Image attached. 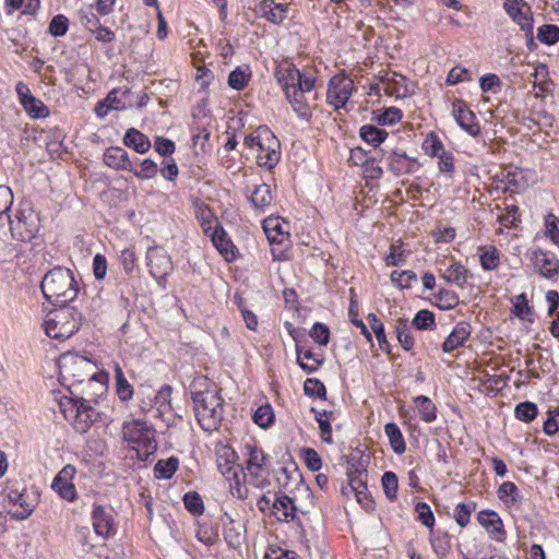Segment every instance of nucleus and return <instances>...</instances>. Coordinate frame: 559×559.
<instances>
[{"mask_svg":"<svg viewBox=\"0 0 559 559\" xmlns=\"http://www.w3.org/2000/svg\"><path fill=\"white\" fill-rule=\"evenodd\" d=\"M304 391L309 396H318L319 399H326V390L324 384L314 378H308L304 383Z\"/></svg>","mask_w":559,"mask_h":559,"instance_id":"50","label":"nucleus"},{"mask_svg":"<svg viewBox=\"0 0 559 559\" xmlns=\"http://www.w3.org/2000/svg\"><path fill=\"white\" fill-rule=\"evenodd\" d=\"M249 78V73H246L240 68H236L228 76V85L234 90L241 91L247 86Z\"/></svg>","mask_w":559,"mask_h":559,"instance_id":"54","label":"nucleus"},{"mask_svg":"<svg viewBox=\"0 0 559 559\" xmlns=\"http://www.w3.org/2000/svg\"><path fill=\"white\" fill-rule=\"evenodd\" d=\"M81 322V313L74 308L62 306L59 310L49 313L44 323L45 332L51 338L63 341L79 330Z\"/></svg>","mask_w":559,"mask_h":559,"instance_id":"6","label":"nucleus"},{"mask_svg":"<svg viewBox=\"0 0 559 559\" xmlns=\"http://www.w3.org/2000/svg\"><path fill=\"white\" fill-rule=\"evenodd\" d=\"M452 115L457 124L469 135L477 136L480 134V124L476 120L475 114L469 109L463 99H454L452 103Z\"/></svg>","mask_w":559,"mask_h":559,"instance_id":"14","label":"nucleus"},{"mask_svg":"<svg viewBox=\"0 0 559 559\" xmlns=\"http://www.w3.org/2000/svg\"><path fill=\"white\" fill-rule=\"evenodd\" d=\"M431 544L439 558L445 557L451 548L450 537L447 534L433 537Z\"/></svg>","mask_w":559,"mask_h":559,"instance_id":"63","label":"nucleus"},{"mask_svg":"<svg viewBox=\"0 0 559 559\" xmlns=\"http://www.w3.org/2000/svg\"><path fill=\"white\" fill-rule=\"evenodd\" d=\"M414 403L418 407L420 417L426 423H432L437 418V407L432 401L425 396L419 395L414 399Z\"/></svg>","mask_w":559,"mask_h":559,"instance_id":"36","label":"nucleus"},{"mask_svg":"<svg viewBox=\"0 0 559 559\" xmlns=\"http://www.w3.org/2000/svg\"><path fill=\"white\" fill-rule=\"evenodd\" d=\"M417 276L416 273L406 270V271H393L391 273V281L396 284L400 288H408L411 287V284L413 281H416Z\"/></svg>","mask_w":559,"mask_h":559,"instance_id":"57","label":"nucleus"},{"mask_svg":"<svg viewBox=\"0 0 559 559\" xmlns=\"http://www.w3.org/2000/svg\"><path fill=\"white\" fill-rule=\"evenodd\" d=\"M246 450L248 451L249 455L246 468L251 477L258 479L259 477H261V471L264 466L265 454L261 449L251 444H247Z\"/></svg>","mask_w":559,"mask_h":559,"instance_id":"27","label":"nucleus"},{"mask_svg":"<svg viewBox=\"0 0 559 559\" xmlns=\"http://www.w3.org/2000/svg\"><path fill=\"white\" fill-rule=\"evenodd\" d=\"M395 333L403 349L411 350L414 347L415 342L411 333L407 319L400 318L396 320Z\"/></svg>","mask_w":559,"mask_h":559,"instance_id":"35","label":"nucleus"},{"mask_svg":"<svg viewBox=\"0 0 559 559\" xmlns=\"http://www.w3.org/2000/svg\"><path fill=\"white\" fill-rule=\"evenodd\" d=\"M508 14L516 22L521 28L530 34L533 29V17L531 8L523 0H514L513 3L507 8Z\"/></svg>","mask_w":559,"mask_h":559,"instance_id":"19","label":"nucleus"},{"mask_svg":"<svg viewBox=\"0 0 559 559\" xmlns=\"http://www.w3.org/2000/svg\"><path fill=\"white\" fill-rule=\"evenodd\" d=\"M171 393L173 389L170 385L165 384L160 388L155 396V403L158 406L160 413L171 408Z\"/></svg>","mask_w":559,"mask_h":559,"instance_id":"55","label":"nucleus"},{"mask_svg":"<svg viewBox=\"0 0 559 559\" xmlns=\"http://www.w3.org/2000/svg\"><path fill=\"white\" fill-rule=\"evenodd\" d=\"M297 510L298 508L294 500L286 495L276 497L272 502V514L282 522L295 520Z\"/></svg>","mask_w":559,"mask_h":559,"instance_id":"21","label":"nucleus"},{"mask_svg":"<svg viewBox=\"0 0 559 559\" xmlns=\"http://www.w3.org/2000/svg\"><path fill=\"white\" fill-rule=\"evenodd\" d=\"M348 489L353 491L359 503L368 499L367 492V472L356 468L355 471L348 469Z\"/></svg>","mask_w":559,"mask_h":559,"instance_id":"25","label":"nucleus"},{"mask_svg":"<svg viewBox=\"0 0 559 559\" xmlns=\"http://www.w3.org/2000/svg\"><path fill=\"white\" fill-rule=\"evenodd\" d=\"M384 432L389 438L392 450L397 454L404 453L406 444L399 426L395 423H388L384 426Z\"/></svg>","mask_w":559,"mask_h":559,"instance_id":"33","label":"nucleus"},{"mask_svg":"<svg viewBox=\"0 0 559 559\" xmlns=\"http://www.w3.org/2000/svg\"><path fill=\"white\" fill-rule=\"evenodd\" d=\"M130 171L133 173V175L136 178H140V179H151V178H153L157 174L158 167H157V164L155 162H153L150 158H146V159H144L141 163V169L140 170H138V169H135L133 167V170H130Z\"/></svg>","mask_w":559,"mask_h":559,"instance_id":"56","label":"nucleus"},{"mask_svg":"<svg viewBox=\"0 0 559 559\" xmlns=\"http://www.w3.org/2000/svg\"><path fill=\"white\" fill-rule=\"evenodd\" d=\"M537 38L546 45H554L559 40V27L552 24H545L538 28Z\"/></svg>","mask_w":559,"mask_h":559,"instance_id":"47","label":"nucleus"},{"mask_svg":"<svg viewBox=\"0 0 559 559\" xmlns=\"http://www.w3.org/2000/svg\"><path fill=\"white\" fill-rule=\"evenodd\" d=\"M51 488L68 501H73L76 498V489L72 481H62L56 485L55 480H52Z\"/></svg>","mask_w":559,"mask_h":559,"instance_id":"62","label":"nucleus"},{"mask_svg":"<svg viewBox=\"0 0 559 559\" xmlns=\"http://www.w3.org/2000/svg\"><path fill=\"white\" fill-rule=\"evenodd\" d=\"M107 392V376L97 372V377L84 381V384H79L76 388L71 389L70 397L97 404L98 397Z\"/></svg>","mask_w":559,"mask_h":559,"instance_id":"10","label":"nucleus"},{"mask_svg":"<svg viewBox=\"0 0 559 559\" xmlns=\"http://www.w3.org/2000/svg\"><path fill=\"white\" fill-rule=\"evenodd\" d=\"M194 413L201 428L205 431L216 430L223 419L224 400L221 390L209 383L203 391L192 392Z\"/></svg>","mask_w":559,"mask_h":559,"instance_id":"2","label":"nucleus"},{"mask_svg":"<svg viewBox=\"0 0 559 559\" xmlns=\"http://www.w3.org/2000/svg\"><path fill=\"white\" fill-rule=\"evenodd\" d=\"M442 278L463 287L467 278V270L461 263L451 264L442 274Z\"/></svg>","mask_w":559,"mask_h":559,"instance_id":"37","label":"nucleus"},{"mask_svg":"<svg viewBox=\"0 0 559 559\" xmlns=\"http://www.w3.org/2000/svg\"><path fill=\"white\" fill-rule=\"evenodd\" d=\"M354 90L353 80L345 74L332 76L328 84L326 99L335 109L343 108Z\"/></svg>","mask_w":559,"mask_h":559,"instance_id":"11","label":"nucleus"},{"mask_svg":"<svg viewBox=\"0 0 559 559\" xmlns=\"http://www.w3.org/2000/svg\"><path fill=\"white\" fill-rule=\"evenodd\" d=\"M154 432L150 425L140 419L124 421L122 425L123 440L136 451L138 457L142 461H146L157 450Z\"/></svg>","mask_w":559,"mask_h":559,"instance_id":"4","label":"nucleus"},{"mask_svg":"<svg viewBox=\"0 0 559 559\" xmlns=\"http://www.w3.org/2000/svg\"><path fill=\"white\" fill-rule=\"evenodd\" d=\"M123 143L140 154L146 153L151 147L150 139L139 130L130 128L123 138Z\"/></svg>","mask_w":559,"mask_h":559,"instance_id":"29","label":"nucleus"},{"mask_svg":"<svg viewBox=\"0 0 559 559\" xmlns=\"http://www.w3.org/2000/svg\"><path fill=\"white\" fill-rule=\"evenodd\" d=\"M92 523L96 535L108 538L116 534L114 510L100 504H94Z\"/></svg>","mask_w":559,"mask_h":559,"instance_id":"13","label":"nucleus"},{"mask_svg":"<svg viewBox=\"0 0 559 559\" xmlns=\"http://www.w3.org/2000/svg\"><path fill=\"white\" fill-rule=\"evenodd\" d=\"M472 333V326L469 323L462 321L459 322L450 335L445 338L442 344V350L444 353H451L454 349L464 345L465 341L468 340Z\"/></svg>","mask_w":559,"mask_h":559,"instance_id":"20","label":"nucleus"},{"mask_svg":"<svg viewBox=\"0 0 559 559\" xmlns=\"http://www.w3.org/2000/svg\"><path fill=\"white\" fill-rule=\"evenodd\" d=\"M479 524L488 530V533L495 539H500L503 534L502 522L493 511H480L477 515Z\"/></svg>","mask_w":559,"mask_h":559,"instance_id":"28","label":"nucleus"},{"mask_svg":"<svg viewBox=\"0 0 559 559\" xmlns=\"http://www.w3.org/2000/svg\"><path fill=\"white\" fill-rule=\"evenodd\" d=\"M423 148L426 154L438 157L442 153L445 152L443 143L441 140L433 133H430L423 143Z\"/></svg>","mask_w":559,"mask_h":559,"instance_id":"49","label":"nucleus"},{"mask_svg":"<svg viewBox=\"0 0 559 559\" xmlns=\"http://www.w3.org/2000/svg\"><path fill=\"white\" fill-rule=\"evenodd\" d=\"M296 353L298 365L308 373H312L318 370L323 362V360L312 350H302V347L299 344H296Z\"/></svg>","mask_w":559,"mask_h":559,"instance_id":"30","label":"nucleus"},{"mask_svg":"<svg viewBox=\"0 0 559 559\" xmlns=\"http://www.w3.org/2000/svg\"><path fill=\"white\" fill-rule=\"evenodd\" d=\"M499 222L508 228L515 227L521 222L519 207L516 205H508L506 213L499 216Z\"/></svg>","mask_w":559,"mask_h":559,"instance_id":"59","label":"nucleus"},{"mask_svg":"<svg viewBox=\"0 0 559 559\" xmlns=\"http://www.w3.org/2000/svg\"><path fill=\"white\" fill-rule=\"evenodd\" d=\"M211 237L213 245L225 257L226 260H231L235 258L234 250L236 247L227 238V235L223 228L216 227Z\"/></svg>","mask_w":559,"mask_h":559,"instance_id":"31","label":"nucleus"},{"mask_svg":"<svg viewBox=\"0 0 559 559\" xmlns=\"http://www.w3.org/2000/svg\"><path fill=\"white\" fill-rule=\"evenodd\" d=\"M275 76L285 93H287L289 88L298 87L301 80L314 78L312 74L299 71L294 63L288 61H284L277 66Z\"/></svg>","mask_w":559,"mask_h":559,"instance_id":"16","label":"nucleus"},{"mask_svg":"<svg viewBox=\"0 0 559 559\" xmlns=\"http://www.w3.org/2000/svg\"><path fill=\"white\" fill-rule=\"evenodd\" d=\"M512 312L519 317L521 320H526L532 322V308L528 306V301L525 294H521L515 297V301L513 302Z\"/></svg>","mask_w":559,"mask_h":559,"instance_id":"45","label":"nucleus"},{"mask_svg":"<svg viewBox=\"0 0 559 559\" xmlns=\"http://www.w3.org/2000/svg\"><path fill=\"white\" fill-rule=\"evenodd\" d=\"M381 481L386 498L390 501H394L396 499V492L399 488L397 476L393 472H385L382 475Z\"/></svg>","mask_w":559,"mask_h":559,"instance_id":"46","label":"nucleus"},{"mask_svg":"<svg viewBox=\"0 0 559 559\" xmlns=\"http://www.w3.org/2000/svg\"><path fill=\"white\" fill-rule=\"evenodd\" d=\"M147 266L150 274L162 285L173 271V261L164 249L152 248L147 251Z\"/></svg>","mask_w":559,"mask_h":559,"instance_id":"12","label":"nucleus"},{"mask_svg":"<svg viewBox=\"0 0 559 559\" xmlns=\"http://www.w3.org/2000/svg\"><path fill=\"white\" fill-rule=\"evenodd\" d=\"M183 503L186 509L194 515H200L204 511L203 500L195 491L187 492L183 496Z\"/></svg>","mask_w":559,"mask_h":559,"instance_id":"48","label":"nucleus"},{"mask_svg":"<svg viewBox=\"0 0 559 559\" xmlns=\"http://www.w3.org/2000/svg\"><path fill=\"white\" fill-rule=\"evenodd\" d=\"M237 453L229 447H224L217 452V468L228 481L237 478V475L246 477L243 468L237 464Z\"/></svg>","mask_w":559,"mask_h":559,"instance_id":"15","label":"nucleus"},{"mask_svg":"<svg viewBox=\"0 0 559 559\" xmlns=\"http://www.w3.org/2000/svg\"><path fill=\"white\" fill-rule=\"evenodd\" d=\"M25 111L33 118H44L49 115L48 107L35 96H31L22 103Z\"/></svg>","mask_w":559,"mask_h":559,"instance_id":"40","label":"nucleus"},{"mask_svg":"<svg viewBox=\"0 0 559 559\" xmlns=\"http://www.w3.org/2000/svg\"><path fill=\"white\" fill-rule=\"evenodd\" d=\"M475 507L466 503H459L454 510V519L461 527H465L471 519Z\"/></svg>","mask_w":559,"mask_h":559,"instance_id":"60","label":"nucleus"},{"mask_svg":"<svg viewBox=\"0 0 559 559\" xmlns=\"http://www.w3.org/2000/svg\"><path fill=\"white\" fill-rule=\"evenodd\" d=\"M301 456L305 461L306 466L312 471L318 472L322 467V460L319 453L312 448L301 449Z\"/></svg>","mask_w":559,"mask_h":559,"instance_id":"52","label":"nucleus"},{"mask_svg":"<svg viewBox=\"0 0 559 559\" xmlns=\"http://www.w3.org/2000/svg\"><path fill=\"white\" fill-rule=\"evenodd\" d=\"M538 414L537 405L533 402H521L515 406V417L524 423H531Z\"/></svg>","mask_w":559,"mask_h":559,"instance_id":"41","label":"nucleus"},{"mask_svg":"<svg viewBox=\"0 0 559 559\" xmlns=\"http://www.w3.org/2000/svg\"><path fill=\"white\" fill-rule=\"evenodd\" d=\"M104 163L116 170H133L128 153L118 146H111L105 151Z\"/></svg>","mask_w":559,"mask_h":559,"instance_id":"23","label":"nucleus"},{"mask_svg":"<svg viewBox=\"0 0 559 559\" xmlns=\"http://www.w3.org/2000/svg\"><path fill=\"white\" fill-rule=\"evenodd\" d=\"M249 200L257 211L264 213L273 201L270 186L266 183L255 186L249 194Z\"/></svg>","mask_w":559,"mask_h":559,"instance_id":"26","label":"nucleus"},{"mask_svg":"<svg viewBox=\"0 0 559 559\" xmlns=\"http://www.w3.org/2000/svg\"><path fill=\"white\" fill-rule=\"evenodd\" d=\"M69 28V21L68 19L62 15V14H58L56 16L52 17V20L50 21L49 23V34L55 36V37H59V36H63L67 31Z\"/></svg>","mask_w":559,"mask_h":559,"instance_id":"58","label":"nucleus"},{"mask_svg":"<svg viewBox=\"0 0 559 559\" xmlns=\"http://www.w3.org/2000/svg\"><path fill=\"white\" fill-rule=\"evenodd\" d=\"M311 412L314 414V418H316L317 423L319 424L321 440L329 444L333 443L332 427L330 424V420L334 416L333 412H331V411L319 412L313 407L311 408Z\"/></svg>","mask_w":559,"mask_h":559,"instance_id":"32","label":"nucleus"},{"mask_svg":"<svg viewBox=\"0 0 559 559\" xmlns=\"http://www.w3.org/2000/svg\"><path fill=\"white\" fill-rule=\"evenodd\" d=\"M116 390L119 399L127 402L133 396V388L126 379L120 366L115 369Z\"/></svg>","mask_w":559,"mask_h":559,"instance_id":"39","label":"nucleus"},{"mask_svg":"<svg viewBox=\"0 0 559 559\" xmlns=\"http://www.w3.org/2000/svg\"><path fill=\"white\" fill-rule=\"evenodd\" d=\"M545 228L546 236L559 247V219L555 214L549 213L546 215Z\"/></svg>","mask_w":559,"mask_h":559,"instance_id":"51","label":"nucleus"},{"mask_svg":"<svg viewBox=\"0 0 559 559\" xmlns=\"http://www.w3.org/2000/svg\"><path fill=\"white\" fill-rule=\"evenodd\" d=\"M178 465L179 461L175 456L167 460H159L154 466L155 477L159 479H169L178 469Z\"/></svg>","mask_w":559,"mask_h":559,"instance_id":"38","label":"nucleus"},{"mask_svg":"<svg viewBox=\"0 0 559 559\" xmlns=\"http://www.w3.org/2000/svg\"><path fill=\"white\" fill-rule=\"evenodd\" d=\"M459 296L448 289H440L438 294V307L443 310H450L459 305Z\"/></svg>","mask_w":559,"mask_h":559,"instance_id":"53","label":"nucleus"},{"mask_svg":"<svg viewBox=\"0 0 559 559\" xmlns=\"http://www.w3.org/2000/svg\"><path fill=\"white\" fill-rule=\"evenodd\" d=\"M543 429L547 436H552L559 431V409L548 412Z\"/></svg>","mask_w":559,"mask_h":559,"instance_id":"64","label":"nucleus"},{"mask_svg":"<svg viewBox=\"0 0 559 559\" xmlns=\"http://www.w3.org/2000/svg\"><path fill=\"white\" fill-rule=\"evenodd\" d=\"M389 169L397 177L415 171L416 158H411L404 152L395 150L388 158Z\"/></svg>","mask_w":559,"mask_h":559,"instance_id":"22","label":"nucleus"},{"mask_svg":"<svg viewBox=\"0 0 559 559\" xmlns=\"http://www.w3.org/2000/svg\"><path fill=\"white\" fill-rule=\"evenodd\" d=\"M412 324L418 330H433L436 328L435 314L427 309L419 310Z\"/></svg>","mask_w":559,"mask_h":559,"instance_id":"44","label":"nucleus"},{"mask_svg":"<svg viewBox=\"0 0 559 559\" xmlns=\"http://www.w3.org/2000/svg\"><path fill=\"white\" fill-rule=\"evenodd\" d=\"M254 10L257 16L264 17L274 24H280L286 19L288 4L276 3L274 0H260L255 4Z\"/></svg>","mask_w":559,"mask_h":559,"instance_id":"17","label":"nucleus"},{"mask_svg":"<svg viewBox=\"0 0 559 559\" xmlns=\"http://www.w3.org/2000/svg\"><path fill=\"white\" fill-rule=\"evenodd\" d=\"M367 320L378 340L380 348L382 350H388L389 343L386 341L383 323L378 319V317L374 313H369Z\"/></svg>","mask_w":559,"mask_h":559,"instance_id":"42","label":"nucleus"},{"mask_svg":"<svg viewBox=\"0 0 559 559\" xmlns=\"http://www.w3.org/2000/svg\"><path fill=\"white\" fill-rule=\"evenodd\" d=\"M58 366L59 379L68 388L69 393L76 385L84 384L85 380L97 377L96 365L80 355L64 354L60 357Z\"/></svg>","mask_w":559,"mask_h":559,"instance_id":"3","label":"nucleus"},{"mask_svg":"<svg viewBox=\"0 0 559 559\" xmlns=\"http://www.w3.org/2000/svg\"><path fill=\"white\" fill-rule=\"evenodd\" d=\"M252 419L254 424H257L261 428H267L272 425L274 420V412L270 404L261 405L259 406L253 416Z\"/></svg>","mask_w":559,"mask_h":559,"instance_id":"43","label":"nucleus"},{"mask_svg":"<svg viewBox=\"0 0 559 559\" xmlns=\"http://www.w3.org/2000/svg\"><path fill=\"white\" fill-rule=\"evenodd\" d=\"M40 288L46 300L59 307L73 301L79 293L73 272L63 266L48 271L41 280Z\"/></svg>","mask_w":559,"mask_h":559,"instance_id":"1","label":"nucleus"},{"mask_svg":"<svg viewBox=\"0 0 559 559\" xmlns=\"http://www.w3.org/2000/svg\"><path fill=\"white\" fill-rule=\"evenodd\" d=\"M310 336L318 344L326 345L330 340V330L325 324L317 322L310 330Z\"/></svg>","mask_w":559,"mask_h":559,"instance_id":"61","label":"nucleus"},{"mask_svg":"<svg viewBox=\"0 0 559 559\" xmlns=\"http://www.w3.org/2000/svg\"><path fill=\"white\" fill-rule=\"evenodd\" d=\"M10 233L13 239L22 242L31 241L40 228V217L32 207H24L16 212L14 218L10 216Z\"/></svg>","mask_w":559,"mask_h":559,"instance_id":"7","label":"nucleus"},{"mask_svg":"<svg viewBox=\"0 0 559 559\" xmlns=\"http://www.w3.org/2000/svg\"><path fill=\"white\" fill-rule=\"evenodd\" d=\"M314 78H306L301 80V83L298 87L289 88L287 93H285L293 110L298 115L299 118L305 120H309L312 117L308 94H310L314 88Z\"/></svg>","mask_w":559,"mask_h":559,"instance_id":"8","label":"nucleus"},{"mask_svg":"<svg viewBox=\"0 0 559 559\" xmlns=\"http://www.w3.org/2000/svg\"><path fill=\"white\" fill-rule=\"evenodd\" d=\"M532 260L542 276L551 278L559 272V260L555 254L543 250H535Z\"/></svg>","mask_w":559,"mask_h":559,"instance_id":"18","label":"nucleus"},{"mask_svg":"<svg viewBox=\"0 0 559 559\" xmlns=\"http://www.w3.org/2000/svg\"><path fill=\"white\" fill-rule=\"evenodd\" d=\"M281 159V143L274 133L269 130L260 138L257 145V163L260 167L272 169Z\"/></svg>","mask_w":559,"mask_h":559,"instance_id":"9","label":"nucleus"},{"mask_svg":"<svg viewBox=\"0 0 559 559\" xmlns=\"http://www.w3.org/2000/svg\"><path fill=\"white\" fill-rule=\"evenodd\" d=\"M359 134L365 142L373 146H379L388 136V132L385 130L377 128L372 124L362 126L360 128Z\"/></svg>","mask_w":559,"mask_h":559,"instance_id":"34","label":"nucleus"},{"mask_svg":"<svg viewBox=\"0 0 559 559\" xmlns=\"http://www.w3.org/2000/svg\"><path fill=\"white\" fill-rule=\"evenodd\" d=\"M224 538L226 543L234 549L239 548L245 542V526L236 522L228 514H225Z\"/></svg>","mask_w":559,"mask_h":559,"instance_id":"24","label":"nucleus"},{"mask_svg":"<svg viewBox=\"0 0 559 559\" xmlns=\"http://www.w3.org/2000/svg\"><path fill=\"white\" fill-rule=\"evenodd\" d=\"M58 405L64 418L79 433L87 432L91 426L100 418V412L96 409L95 404L62 396Z\"/></svg>","mask_w":559,"mask_h":559,"instance_id":"5","label":"nucleus"}]
</instances>
